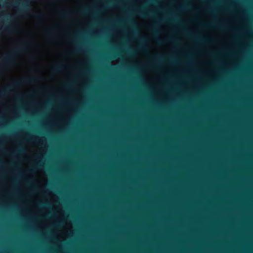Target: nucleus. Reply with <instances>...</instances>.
Segmentation results:
<instances>
[{"instance_id": "nucleus-1", "label": "nucleus", "mask_w": 253, "mask_h": 253, "mask_svg": "<svg viewBox=\"0 0 253 253\" xmlns=\"http://www.w3.org/2000/svg\"><path fill=\"white\" fill-rule=\"evenodd\" d=\"M26 47L27 46L25 45L17 47L10 53L6 54L5 56L2 58V61L7 65L13 64L15 62V54L18 53L20 50L25 49Z\"/></svg>"}, {"instance_id": "nucleus-2", "label": "nucleus", "mask_w": 253, "mask_h": 253, "mask_svg": "<svg viewBox=\"0 0 253 253\" xmlns=\"http://www.w3.org/2000/svg\"><path fill=\"white\" fill-rule=\"evenodd\" d=\"M19 84V82H17L11 85L8 86L6 87L4 89L2 90L1 91L0 94L2 95H5V94H7L9 91L10 90L12 87H13L14 86L17 85Z\"/></svg>"}, {"instance_id": "nucleus-3", "label": "nucleus", "mask_w": 253, "mask_h": 253, "mask_svg": "<svg viewBox=\"0 0 253 253\" xmlns=\"http://www.w3.org/2000/svg\"><path fill=\"white\" fill-rule=\"evenodd\" d=\"M30 6L27 0H25L22 2L21 7L19 8L20 11H27L29 9Z\"/></svg>"}, {"instance_id": "nucleus-4", "label": "nucleus", "mask_w": 253, "mask_h": 253, "mask_svg": "<svg viewBox=\"0 0 253 253\" xmlns=\"http://www.w3.org/2000/svg\"><path fill=\"white\" fill-rule=\"evenodd\" d=\"M25 149L23 148H21L20 149L14 150L10 154L12 156H17L19 155L24 152H25Z\"/></svg>"}, {"instance_id": "nucleus-5", "label": "nucleus", "mask_w": 253, "mask_h": 253, "mask_svg": "<svg viewBox=\"0 0 253 253\" xmlns=\"http://www.w3.org/2000/svg\"><path fill=\"white\" fill-rule=\"evenodd\" d=\"M35 17L38 20H42L44 18V15L42 13H38L34 15Z\"/></svg>"}, {"instance_id": "nucleus-6", "label": "nucleus", "mask_w": 253, "mask_h": 253, "mask_svg": "<svg viewBox=\"0 0 253 253\" xmlns=\"http://www.w3.org/2000/svg\"><path fill=\"white\" fill-rule=\"evenodd\" d=\"M63 67H64V66L63 65H57L54 67V68L56 71H59L62 70L63 69Z\"/></svg>"}, {"instance_id": "nucleus-7", "label": "nucleus", "mask_w": 253, "mask_h": 253, "mask_svg": "<svg viewBox=\"0 0 253 253\" xmlns=\"http://www.w3.org/2000/svg\"><path fill=\"white\" fill-rule=\"evenodd\" d=\"M69 15V12L68 11L64 10L61 12V16L64 18H66Z\"/></svg>"}, {"instance_id": "nucleus-8", "label": "nucleus", "mask_w": 253, "mask_h": 253, "mask_svg": "<svg viewBox=\"0 0 253 253\" xmlns=\"http://www.w3.org/2000/svg\"><path fill=\"white\" fill-rule=\"evenodd\" d=\"M43 164L42 162V161H39L38 163H37L36 164V165H35L33 166V168L34 169H36L37 167H36V166H39L40 167L42 166L43 165H42Z\"/></svg>"}, {"instance_id": "nucleus-9", "label": "nucleus", "mask_w": 253, "mask_h": 253, "mask_svg": "<svg viewBox=\"0 0 253 253\" xmlns=\"http://www.w3.org/2000/svg\"><path fill=\"white\" fill-rule=\"evenodd\" d=\"M144 7H142L139 11L141 15L142 16H145L147 15V14L144 12Z\"/></svg>"}, {"instance_id": "nucleus-10", "label": "nucleus", "mask_w": 253, "mask_h": 253, "mask_svg": "<svg viewBox=\"0 0 253 253\" xmlns=\"http://www.w3.org/2000/svg\"><path fill=\"white\" fill-rule=\"evenodd\" d=\"M46 34L47 35H50L52 34V31L51 30H46Z\"/></svg>"}, {"instance_id": "nucleus-11", "label": "nucleus", "mask_w": 253, "mask_h": 253, "mask_svg": "<svg viewBox=\"0 0 253 253\" xmlns=\"http://www.w3.org/2000/svg\"><path fill=\"white\" fill-rule=\"evenodd\" d=\"M40 206L41 207H44L47 206V204L44 203H41Z\"/></svg>"}, {"instance_id": "nucleus-12", "label": "nucleus", "mask_w": 253, "mask_h": 253, "mask_svg": "<svg viewBox=\"0 0 253 253\" xmlns=\"http://www.w3.org/2000/svg\"><path fill=\"white\" fill-rule=\"evenodd\" d=\"M89 12V9L88 8L85 9L83 11V12L84 13H87Z\"/></svg>"}, {"instance_id": "nucleus-13", "label": "nucleus", "mask_w": 253, "mask_h": 253, "mask_svg": "<svg viewBox=\"0 0 253 253\" xmlns=\"http://www.w3.org/2000/svg\"><path fill=\"white\" fill-rule=\"evenodd\" d=\"M204 26H205L206 27H211V25L210 24H205Z\"/></svg>"}, {"instance_id": "nucleus-14", "label": "nucleus", "mask_w": 253, "mask_h": 253, "mask_svg": "<svg viewBox=\"0 0 253 253\" xmlns=\"http://www.w3.org/2000/svg\"><path fill=\"white\" fill-rule=\"evenodd\" d=\"M34 81V78H30V79H28L27 80V81L29 82H31L32 81Z\"/></svg>"}, {"instance_id": "nucleus-15", "label": "nucleus", "mask_w": 253, "mask_h": 253, "mask_svg": "<svg viewBox=\"0 0 253 253\" xmlns=\"http://www.w3.org/2000/svg\"><path fill=\"white\" fill-rule=\"evenodd\" d=\"M81 49L80 47H78L76 49V51H81Z\"/></svg>"}, {"instance_id": "nucleus-16", "label": "nucleus", "mask_w": 253, "mask_h": 253, "mask_svg": "<svg viewBox=\"0 0 253 253\" xmlns=\"http://www.w3.org/2000/svg\"><path fill=\"white\" fill-rule=\"evenodd\" d=\"M11 27L8 26L7 27L6 30L9 31V30H11Z\"/></svg>"}, {"instance_id": "nucleus-17", "label": "nucleus", "mask_w": 253, "mask_h": 253, "mask_svg": "<svg viewBox=\"0 0 253 253\" xmlns=\"http://www.w3.org/2000/svg\"><path fill=\"white\" fill-rule=\"evenodd\" d=\"M186 8V6H183L180 7V9H183Z\"/></svg>"}, {"instance_id": "nucleus-18", "label": "nucleus", "mask_w": 253, "mask_h": 253, "mask_svg": "<svg viewBox=\"0 0 253 253\" xmlns=\"http://www.w3.org/2000/svg\"><path fill=\"white\" fill-rule=\"evenodd\" d=\"M172 39L171 38H169V39H167L166 40L167 41H170V40H172Z\"/></svg>"}, {"instance_id": "nucleus-19", "label": "nucleus", "mask_w": 253, "mask_h": 253, "mask_svg": "<svg viewBox=\"0 0 253 253\" xmlns=\"http://www.w3.org/2000/svg\"><path fill=\"white\" fill-rule=\"evenodd\" d=\"M157 31L155 30V31H154V34H157Z\"/></svg>"}, {"instance_id": "nucleus-20", "label": "nucleus", "mask_w": 253, "mask_h": 253, "mask_svg": "<svg viewBox=\"0 0 253 253\" xmlns=\"http://www.w3.org/2000/svg\"><path fill=\"white\" fill-rule=\"evenodd\" d=\"M218 27H219V28H220L221 29H223V28H224V27H221V26H219Z\"/></svg>"}]
</instances>
